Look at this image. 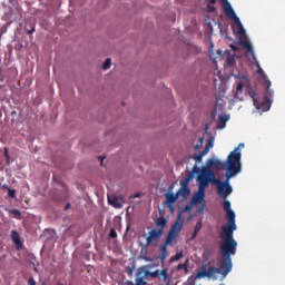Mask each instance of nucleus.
Here are the masks:
<instances>
[{"label":"nucleus","mask_w":285,"mask_h":285,"mask_svg":"<svg viewBox=\"0 0 285 285\" xmlns=\"http://www.w3.org/2000/svg\"><path fill=\"white\" fill-rule=\"evenodd\" d=\"M225 217L227 218V225L222 227L220 238L223 239L222 245L219 246V254H222V259H219L218 268L210 266H202L200 271L196 273V279L209 278L216 281L217 275H222L223 279L232 272L233 269V259L232 256L237 254V242L234 239V230H237L236 225V214L233 210H226Z\"/></svg>","instance_id":"nucleus-1"},{"label":"nucleus","mask_w":285,"mask_h":285,"mask_svg":"<svg viewBox=\"0 0 285 285\" xmlns=\"http://www.w3.org/2000/svg\"><path fill=\"white\" fill-rule=\"evenodd\" d=\"M244 144L240 142L234 151L229 153L225 165L227 166V173H225V180L216 178L215 171L212 169H200L202 174H198V190H206L208 185L212 183L217 186V194L219 197L226 199L233 193V187L230 186V179L242 173V149Z\"/></svg>","instance_id":"nucleus-2"},{"label":"nucleus","mask_w":285,"mask_h":285,"mask_svg":"<svg viewBox=\"0 0 285 285\" xmlns=\"http://www.w3.org/2000/svg\"><path fill=\"white\" fill-rule=\"evenodd\" d=\"M156 278L161 284L169 285L171 276L168 273V268L156 269L155 272H149L147 266H141L136 272V284L134 285H146L145 278Z\"/></svg>","instance_id":"nucleus-3"},{"label":"nucleus","mask_w":285,"mask_h":285,"mask_svg":"<svg viewBox=\"0 0 285 285\" xmlns=\"http://www.w3.org/2000/svg\"><path fill=\"white\" fill-rule=\"evenodd\" d=\"M265 87H266L265 102H259L257 95L255 94V91L253 89H246V92H248L256 109H262V110L267 111V110H269V107H271L269 98H273V96H274V91H273V89H271V81L268 79L265 80Z\"/></svg>","instance_id":"nucleus-4"},{"label":"nucleus","mask_w":285,"mask_h":285,"mask_svg":"<svg viewBox=\"0 0 285 285\" xmlns=\"http://www.w3.org/2000/svg\"><path fill=\"white\" fill-rule=\"evenodd\" d=\"M200 174V168L197 167V165H194L193 169L190 173L187 174L185 179L180 180V189L177 190L176 195L178 197H183L185 199H188L190 196V189H189V183L195 178V175Z\"/></svg>","instance_id":"nucleus-5"},{"label":"nucleus","mask_w":285,"mask_h":285,"mask_svg":"<svg viewBox=\"0 0 285 285\" xmlns=\"http://www.w3.org/2000/svg\"><path fill=\"white\" fill-rule=\"evenodd\" d=\"M184 218L181 214H177L175 223L171 224L170 230L168 234L179 235L181 229L184 228Z\"/></svg>","instance_id":"nucleus-6"},{"label":"nucleus","mask_w":285,"mask_h":285,"mask_svg":"<svg viewBox=\"0 0 285 285\" xmlns=\"http://www.w3.org/2000/svg\"><path fill=\"white\" fill-rule=\"evenodd\" d=\"M164 229H151L148 234V237H146V246H149L154 242H158L159 238L163 236Z\"/></svg>","instance_id":"nucleus-7"},{"label":"nucleus","mask_w":285,"mask_h":285,"mask_svg":"<svg viewBox=\"0 0 285 285\" xmlns=\"http://www.w3.org/2000/svg\"><path fill=\"white\" fill-rule=\"evenodd\" d=\"M206 169H210L212 167H214L217 171L225 169V164L222 160L216 159L215 157L209 158L206 163Z\"/></svg>","instance_id":"nucleus-8"},{"label":"nucleus","mask_w":285,"mask_h":285,"mask_svg":"<svg viewBox=\"0 0 285 285\" xmlns=\"http://www.w3.org/2000/svg\"><path fill=\"white\" fill-rule=\"evenodd\" d=\"M205 190L198 189L196 194H194L193 198H191V205L196 206L202 204L203 202H205Z\"/></svg>","instance_id":"nucleus-9"},{"label":"nucleus","mask_w":285,"mask_h":285,"mask_svg":"<svg viewBox=\"0 0 285 285\" xmlns=\"http://www.w3.org/2000/svg\"><path fill=\"white\" fill-rule=\"evenodd\" d=\"M227 18L229 19H233L234 20V23L237 24L238 27V35L239 36H244L246 35V29H244L243 24H242V21L239 20L238 16H236V13H234V16H226Z\"/></svg>","instance_id":"nucleus-10"},{"label":"nucleus","mask_w":285,"mask_h":285,"mask_svg":"<svg viewBox=\"0 0 285 285\" xmlns=\"http://www.w3.org/2000/svg\"><path fill=\"white\" fill-rule=\"evenodd\" d=\"M223 2L224 14L234 16L236 12L233 10L232 4L227 0H220Z\"/></svg>","instance_id":"nucleus-11"},{"label":"nucleus","mask_w":285,"mask_h":285,"mask_svg":"<svg viewBox=\"0 0 285 285\" xmlns=\"http://www.w3.org/2000/svg\"><path fill=\"white\" fill-rule=\"evenodd\" d=\"M168 246L167 244H161L159 249H160V255H159V259L161 264H165V259L168 257Z\"/></svg>","instance_id":"nucleus-12"},{"label":"nucleus","mask_w":285,"mask_h":285,"mask_svg":"<svg viewBox=\"0 0 285 285\" xmlns=\"http://www.w3.org/2000/svg\"><path fill=\"white\" fill-rule=\"evenodd\" d=\"M179 234H171V233H167L166 239H165V245H170V246H175L176 239L178 238Z\"/></svg>","instance_id":"nucleus-13"},{"label":"nucleus","mask_w":285,"mask_h":285,"mask_svg":"<svg viewBox=\"0 0 285 285\" xmlns=\"http://www.w3.org/2000/svg\"><path fill=\"white\" fill-rule=\"evenodd\" d=\"M10 238L12 239L13 244L18 247L22 246L21 238L19 237V233L17 230H12L10 233Z\"/></svg>","instance_id":"nucleus-14"},{"label":"nucleus","mask_w":285,"mask_h":285,"mask_svg":"<svg viewBox=\"0 0 285 285\" xmlns=\"http://www.w3.org/2000/svg\"><path fill=\"white\" fill-rule=\"evenodd\" d=\"M165 197H166L165 204H169V205H174L176 202H178V198H179V196L174 193L165 194Z\"/></svg>","instance_id":"nucleus-15"},{"label":"nucleus","mask_w":285,"mask_h":285,"mask_svg":"<svg viewBox=\"0 0 285 285\" xmlns=\"http://www.w3.org/2000/svg\"><path fill=\"white\" fill-rule=\"evenodd\" d=\"M108 203L109 205L114 206V208H117V209H120L122 207V204L115 196H112L111 198L108 197Z\"/></svg>","instance_id":"nucleus-16"},{"label":"nucleus","mask_w":285,"mask_h":285,"mask_svg":"<svg viewBox=\"0 0 285 285\" xmlns=\"http://www.w3.org/2000/svg\"><path fill=\"white\" fill-rule=\"evenodd\" d=\"M167 223H168V220L164 216L155 219V225L159 226L160 227L159 229H161V230L165 229Z\"/></svg>","instance_id":"nucleus-17"},{"label":"nucleus","mask_w":285,"mask_h":285,"mask_svg":"<svg viewBox=\"0 0 285 285\" xmlns=\"http://www.w3.org/2000/svg\"><path fill=\"white\" fill-rule=\"evenodd\" d=\"M240 43H243V48L246 51L250 52L252 57H254V59H255V53H254L253 45L249 43L248 41H240Z\"/></svg>","instance_id":"nucleus-18"},{"label":"nucleus","mask_w":285,"mask_h":285,"mask_svg":"<svg viewBox=\"0 0 285 285\" xmlns=\"http://www.w3.org/2000/svg\"><path fill=\"white\" fill-rule=\"evenodd\" d=\"M188 267H189V259L187 258L185 261V264H178L176 269H178V271L183 269V271H185V274H188Z\"/></svg>","instance_id":"nucleus-19"},{"label":"nucleus","mask_w":285,"mask_h":285,"mask_svg":"<svg viewBox=\"0 0 285 285\" xmlns=\"http://www.w3.org/2000/svg\"><path fill=\"white\" fill-rule=\"evenodd\" d=\"M243 90H244V83L243 82H238L236 91H235V98H239V94H243Z\"/></svg>","instance_id":"nucleus-20"},{"label":"nucleus","mask_w":285,"mask_h":285,"mask_svg":"<svg viewBox=\"0 0 285 285\" xmlns=\"http://www.w3.org/2000/svg\"><path fill=\"white\" fill-rule=\"evenodd\" d=\"M210 148H213V142L208 141V144L206 145V147H204L203 151L199 155L206 156L208 154V151H210Z\"/></svg>","instance_id":"nucleus-21"},{"label":"nucleus","mask_w":285,"mask_h":285,"mask_svg":"<svg viewBox=\"0 0 285 285\" xmlns=\"http://www.w3.org/2000/svg\"><path fill=\"white\" fill-rule=\"evenodd\" d=\"M183 257H184V253H183V252L177 253L175 256H171L170 263L178 262V261L181 259Z\"/></svg>","instance_id":"nucleus-22"},{"label":"nucleus","mask_w":285,"mask_h":285,"mask_svg":"<svg viewBox=\"0 0 285 285\" xmlns=\"http://www.w3.org/2000/svg\"><path fill=\"white\" fill-rule=\"evenodd\" d=\"M223 207H224V210H225V212H233V210H232V204H230V202H228V200H224Z\"/></svg>","instance_id":"nucleus-23"},{"label":"nucleus","mask_w":285,"mask_h":285,"mask_svg":"<svg viewBox=\"0 0 285 285\" xmlns=\"http://www.w3.org/2000/svg\"><path fill=\"white\" fill-rule=\"evenodd\" d=\"M110 66H111V59L110 58L105 59V62L102 63V69L104 70L110 69Z\"/></svg>","instance_id":"nucleus-24"},{"label":"nucleus","mask_w":285,"mask_h":285,"mask_svg":"<svg viewBox=\"0 0 285 285\" xmlns=\"http://www.w3.org/2000/svg\"><path fill=\"white\" fill-rule=\"evenodd\" d=\"M225 63H226L228 67H233V66L236 63V60H235L233 57H228V58L225 60Z\"/></svg>","instance_id":"nucleus-25"},{"label":"nucleus","mask_w":285,"mask_h":285,"mask_svg":"<svg viewBox=\"0 0 285 285\" xmlns=\"http://www.w3.org/2000/svg\"><path fill=\"white\" fill-rule=\"evenodd\" d=\"M16 189H11L10 187H8V196L12 199H16Z\"/></svg>","instance_id":"nucleus-26"},{"label":"nucleus","mask_w":285,"mask_h":285,"mask_svg":"<svg viewBox=\"0 0 285 285\" xmlns=\"http://www.w3.org/2000/svg\"><path fill=\"white\" fill-rule=\"evenodd\" d=\"M218 119H219V122L226 124L230 119V117L224 115V116H218Z\"/></svg>","instance_id":"nucleus-27"},{"label":"nucleus","mask_w":285,"mask_h":285,"mask_svg":"<svg viewBox=\"0 0 285 285\" xmlns=\"http://www.w3.org/2000/svg\"><path fill=\"white\" fill-rule=\"evenodd\" d=\"M10 214H13L16 218H21V210L12 209L10 210Z\"/></svg>","instance_id":"nucleus-28"},{"label":"nucleus","mask_w":285,"mask_h":285,"mask_svg":"<svg viewBox=\"0 0 285 285\" xmlns=\"http://www.w3.org/2000/svg\"><path fill=\"white\" fill-rule=\"evenodd\" d=\"M202 222L196 223V226L194 227V233H198L202 230Z\"/></svg>","instance_id":"nucleus-29"},{"label":"nucleus","mask_w":285,"mask_h":285,"mask_svg":"<svg viewBox=\"0 0 285 285\" xmlns=\"http://www.w3.org/2000/svg\"><path fill=\"white\" fill-rule=\"evenodd\" d=\"M109 238H117V232L115 228H111V230H109Z\"/></svg>","instance_id":"nucleus-30"},{"label":"nucleus","mask_w":285,"mask_h":285,"mask_svg":"<svg viewBox=\"0 0 285 285\" xmlns=\"http://www.w3.org/2000/svg\"><path fill=\"white\" fill-rule=\"evenodd\" d=\"M3 156H4V159H7V160H10V154L8 153V148L7 147H4L3 148Z\"/></svg>","instance_id":"nucleus-31"},{"label":"nucleus","mask_w":285,"mask_h":285,"mask_svg":"<svg viewBox=\"0 0 285 285\" xmlns=\"http://www.w3.org/2000/svg\"><path fill=\"white\" fill-rule=\"evenodd\" d=\"M204 159V155H196V157H194V160H196V163H202V160Z\"/></svg>","instance_id":"nucleus-32"},{"label":"nucleus","mask_w":285,"mask_h":285,"mask_svg":"<svg viewBox=\"0 0 285 285\" xmlns=\"http://www.w3.org/2000/svg\"><path fill=\"white\" fill-rule=\"evenodd\" d=\"M28 285H37V282L35 281L33 276L29 277Z\"/></svg>","instance_id":"nucleus-33"},{"label":"nucleus","mask_w":285,"mask_h":285,"mask_svg":"<svg viewBox=\"0 0 285 285\" xmlns=\"http://www.w3.org/2000/svg\"><path fill=\"white\" fill-rule=\"evenodd\" d=\"M165 205H167V208H169V209H170L171 214H174V213H175L174 204H165Z\"/></svg>","instance_id":"nucleus-34"},{"label":"nucleus","mask_w":285,"mask_h":285,"mask_svg":"<svg viewBox=\"0 0 285 285\" xmlns=\"http://www.w3.org/2000/svg\"><path fill=\"white\" fill-rule=\"evenodd\" d=\"M207 8H208L209 12H215L216 11V8L210 6V4H208Z\"/></svg>","instance_id":"nucleus-35"},{"label":"nucleus","mask_w":285,"mask_h":285,"mask_svg":"<svg viewBox=\"0 0 285 285\" xmlns=\"http://www.w3.org/2000/svg\"><path fill=\"white\" fill-rule=\"evenodd\" d=\"M35 32V27H31L30 29H28L27 35L31 36Z\"/></svg>","instance_id":"nucleus-36"},{"label":"nucleus","mask_w":285,"mask_h":285,"mask_svg":"<svg viewBox=\"0 0 285 285\" xmlns=\"http://www.w3.org/2000/svg\"><path fill=\"white\" fill-rule=\"evenodd\" d=\"M141 197V194L139 193H136L134 194V196H130V198L135 199V198H140Z\"/></svg>","instance_id":"nucleus-37"},{"label":"nucleus","mask_w":285,"mask_h":285,"mask_svg":"<svg viewBox=\"0 0 285 285\" xmlns=\"http://www.w3.org/2000/svg\"><path fill=\"white\" fill-rule=\"evenodd\" d=\"M204 209H205V205H203L200 208L197 209V214L204 213Z\"/></svg>","instance_id":"nucleus-38"},{"label":"nucleus","mask_w":285,"mask_h":285,"mask_svg":"<svg viewBox=\"0 0 285 285\" xmlns=\"http://www.w3.org/2000/svg\"><path fill=\"white\" fill-rule=\"evenodd\" d=\"M197 235H198V233L193 232V235H191V237H190V240H195V238L197 237Z\"/></svg>","instance_id":"nucleus-39"},{"label":"nucleus","mask_w":285,"mask_h":285,"mask_svg":"<svg viewBox=\"0 0 285 285\" xmlns=\"http://www.w3.org/2000/svg\"><path fill=\"white\" fill-rule=\"evenodd\" d=\"M71 208V205L70 203H67L66 207H65V210H69Z\"/></svg>","instance_id":"nucleus-40"},{"label":"nucleus","mask_w":285,"mask_h":285,"mask_svg":"<svg viewBox=\"0 0 285 285\" xmlns=\"http://www.w3.org/2000/svg\"><path fill=\"white\" fill-rule=\"evenodd\" d=\"M258 73L263 75L264 73V70L259 67L258 69Z\"/></svg>","instance_id":"nucleus-41"},{"label":"nucleus","mask_w":285,"mask_h":285,"mask_svg":"<svg viewBox=\"0 0 285 285\" xmlns=\"http://www.w3.org/2000/svg\"><path fill=\"white\" fill-rule=\"evenodd\" d=\"M132 272H134L132 268H129L128 269V275H132Z\"/></svg>","instance_id":"nucleus-42"},{"label":"nucleus","mask_w":285,"mask_h":285,"mask_svg":"<svg viewBox=\"0 0 285 285\" xmlns=\"http://www.w3.org/2000/svg\"><path fill=\"white\" fill-rule=\"evenodd\" d=\"M209 3H212L214 6V4H216V0H209Z\"/></svg>","instance_id":"nucleus-43"},{"label":"nucleus","mask_w":285,"mask_h":285,"mask_svg":"<svg viewBox=\"0 0 285 285\" xmlns=\"http://www.w3.org/2000/svg\"><path fill=\"white\" fill-rule=\"evenodd\" d=\"M174 189V185L169 186V193H171Z\"/></svg>","instance_id":"nucleus-44"},{"label":"nucleus","mask_w":285,"mask_h":285,"mask_svg":"<svg viewBox=\"0 0 285 285\" xmlns=\"http://www.w3.org/2000/svg\"><path fill=\"white\" fill-rule=\"evenodd\" d=\"M185 285H195V282L186 283Z\"/></svg>","instance_id":"nucleus-45"},{"label":"nucleus","mask_w":285,"mask_h":285,"mask_svg":"<svg viewBox=\"0 0 285 285\" xmlns=\"http://www.w3.org/2000/svg\"><path fill=\"white\" fill-rule=\"evenodd\" d=\"M102 159H105V157H99V160H101V165H102Z\"/></svg>","instance_id":"nucleus-46"},{"label":"nucleus","mask_w":285,"mask_h":285,"mask_svg":"<svg viewBox=\"0 0 285 285\" xmlns=\"http://www.w3.org/2000/svg\"><path fill=\"white\" fill-rule=\"evenodd\" d=\"M56 285H63V284H61V283L59 282V283H57Z\"/></svg>","instance_id":"nucleus-47"}]
</instances>
